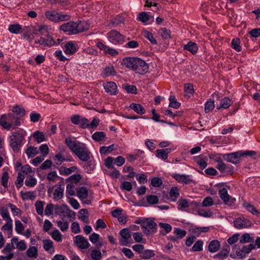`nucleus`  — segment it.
<instances>
[{
  "label": "nucleus",
  "instance_id": "4d7b16f0",
  "mask_svg": "<svg viewBox=\"0 0 260 260\" xmlns=\"http://www.w3.org/2000/svg\"><path fill=\"white\" fill-rule=\"evenodd\" d=\"M37 182V179L33 177L32 176H30V177H27L25 180V185L30 187L35 186Z\"/></svg>",
  "mask_w": 260,
  "mask_h": 260
},
{
  "label": "nucleus",
  "instance_id": "c03bdc74",
  "mask_svg": "<svg viewBox=\"0 0 260 260\" xmlns=\"http://www.w3.org/2000/svg\"><path fill=\"white\" fill-rule=\"evenodd\" d=\"M179 189L176 187H173L170 190V196L172 199V201L175 202L179 196Z\"/></svg>",
  "mask_w": 260,
  "mask_h": 260
},
{
  "label": "nucleus",
  "instance_id": "aec40b11",
  "mask_svg": "<svg viewBox=\"0 0 260 260\" xmlns=\"http://www.w3.org/2000/svg\"><path fill=\"white\" fill-rule=\"evenodd\" d=\"M11 242L13 245L15 244V248H17L20 251L25 250L27 248L25 241L24 240L19 241L17 237L12 238Z\"/></svg>",
  "mask_w": 260,
  "mask_h": 260
},
{
  "label": "nucleus",
  "instance_id": "4be33fe9",
  "mask_svg": "<svg viewBox=\"0 0 260 260\" xmlns=\"http://www.w3.org/2000/svg\"><path fill=\"white\" fill-rule=\"evenodd\" d=\"M116 74V72L115 70L114 66L110 64L103 69L101 73V76L103 78H106L110 76H115Z\"/></svg>",
  "mask_w": 260,
  "mask_h": 260
},
{
  "label": "nucleus",
  "instance_id": "3c124183",
  "mask_svg": "<svg viewBox=\"0 0 260 260\" xmlns=\"http://www.w3.org/2000/svg\"><path fill=\"white\" fill-rule=\"evenodd\" d=\"M222 155L220 153H213L209 155V157L210 159L217 162V164H220L223 161L221 158Z\"/></svg>",
  "mask_w": 260,
  "mask_h": 260
},
{
  "label": "nucleus",
  "instance_id": "7c9ffc66",
  "mask_svg": "<svg viewBox=\"0 0 260 260\" xmlns=\"http://www.w3.org/2000/svg\"><path fill=\"white\" fill-rule=\"evenodd\" d=\"M27 256L29 258H37L38 256V250L36 246H30L26 252Z\"/></svg>",
  "mask_w": 260,
  "mask_h": 260
},
{
  "label": "nucleus",
  "instance_id": "412c9836",
  "mask_svg": "<svg viewBox=\"0 0 260 260\" xmlns=\"http://www.w3.org/2000/svg\"><path fill=\"white\" fill-rule=\"evenodd\" d=\"M183 48L184 50L189 52L192 55L196 54L199 50V47L197 43L192 41H189L187 44L184 45Z\"/></svg>",
  "mask_w": 260,
  "mask_h": 260
},
{
  "label": "nucleus",
  "instance_id": "a19ab883",
  "mask_svg": "<svg viewBox=\"0 0 260 260\" xmlns=\"http://www.w3.org/2000/svg\"><path fill=\"white\" fill-rule=\"evenodd\" d=\"M215 107L214 101L209 99L205 104V112L208 113L213 110Z\"/></svg>",
  "mask_w": 260,
  "mask_h": 260
},
{
  "label": "nucleus",
  "instance_id": "c756f323",
  "mask_svg": "<svg viewBox=\"0 0 260 260\" xmlns=\"http://www.w3.org/2000/svg\"><path fill=\"white\" fill-rule=\"evenodd\" d=\"M129 108L140 115H143L146 113L145 108L140 104L132 103L129 105Z\"/></svg>",
  "mask_w": 260,
  "mask_h": 260
},
{
  "label": "nucleus",
  "instance_id": "4468645a",
  "mask_svg": "<svg viewBox=\"0 0 260 260\" xmlns=\"http://www.w3.org/2000/svg\"><path fill=\"white\" fill-rule=\"evenodd\" d=\"M105 91L111 95H116L118 90L116 84L114 82L109 81L103 84Z\"/></svg>",
  "mask_w": 260,
  "mask_h": 260
},
{
  "label": "nucleus",
  "instance_id": "09e8293b",
  "mask_svg": "<svg viewBox=\"0 0 260 260\" xmlns=\"http://www.w3.org/2000/svg\"><path fill=\"white\" fill-rule=\"evenodd\" d=\"M169 107L177 109L180 106V103L178 102L174 95H171L169 98Z\"/></svg>",
  "mask_w": 260,
  "mask_h": 260
},
{
  "label": "nucleus",
  "instance_id": "b1692460",
  "mask_svg": "<svg viewBox=\"0 0 260 260\" xmlns=\"http://www.w3.org/2000/svg\"><path fill=\"white\" fill-rule=\"evenodd\" d=\"M221 247L220 242L217 240L211 241L208 246V250L211 253L217 252Z\"/></svg>",
  "mask_w": 260,
  "mask_h": 260
},
{
  "label": "nucleus",
  "instance_id": "8fccbe9b",
  "mask_svg": "<svg viewBox=\"0 0 260 260\" xmlns=\"http://www.w3.org/2000/svg\"><path fill=\"white\" fill-rule=\"evenodd\" d=\"M254 239L251 237L248 233H244L243 234L240 239L241 243H249L253 241Z\"/></svg>",
  "mask_w": 260,
  "mask_h": 260
},
{
  "label": "nucleus",
  "instance_id": "680f3d73",
  "mask_svg": "<svg viewBox=\"0 0 260 260\" xmlns=\"http://www.w3.org/2000/svg\"><path fill=\"white\" fill-rule=\"evenodd\" d=\"M174 233L178 239H182L186 235V232L184 229L175 228Z\"/></svg>",
  "mask_w": 260,
  "mask_h": 260
},
{
  "label": "nucleus",
  "instance_id": "13d9d810",
  "mask_svg": "<svg viewBox=\"0 0 260 260\" xmlns=\"http://www.w3.org/2000/svg\"><path fill=\"white\" fill-rule=\"evenodd\" d=\"M150 19V16L147 12H143L139 14L137 20L143 23H146Z\"/></svg>",
  "mask_w": 260,
  "mask_h": 260
},
{
  "label": "nucleus",
  "instance_id": "f3484780",
  "mask_svg": "<svg viewBox=\"0 0 260 260\" xmlns=\"http://www.w3.org/2000/svg\"><path fill=\"white\" fill-rule=\"evenodd\" d=\"M216 168L221 173H226L231 175L233 173V167L231 165L225 164L223 161L220 164H217Z\"/></svg>",
  "mask_w": 260,
  "mask_h": 260
},
{
  "label": "nucleus",
  "instance_id": "5701e85b",
  "mask_svg": "<svg viewBox=\"0 0 260 260\" xmlns=\"http://www.w3.org/2000/svg\"><path fill=\"white\" fill-rule=\"evenodd\" d=\"M172 149L171 148H165L162 149H157L156 150V156L165 161H167V159L168 157V154L170 153Z\"/></svg>",
  "mask_w": 260,
  "mask_h": 260
},
{
  "label": "nucleus",
  "instance_id": "9d476101",
  "mask_svg": "<svg viewBox=\"0 0 260 260\" xmlns=\"http://www.w3.org/2000/svg\"><path fill=\"white\" fill-rule=\"evenodd\" d=\"M107 35L109 40L112 44H121L124 42V36L116 30H111Z\"/></svg>",
  "mask_w": 260,
  "mask_h": 260
},
{
  "label": "nucleus",
  "instance_id": "f03ea898",
  "mask_svg": "<svg viewBox=\"0 0 260 260\" xmlns=\"http://www.w3.org/2000/svg\"><path fill=\"white\" fill-rule=\"evenodd\" d=\"M121 64L123 67L141 75L145 74L149 69L148 64L144 60L138 57H124L122 59Z\"/></svg>",
  "mask_w": 260,
  "mask_h": 260
},
{
  "label": "nucleus",
  "instance_id": "0eeeda50",
  "mask_svg": "<svg viewBox=\"0 0 260 260\" xmlns=\"http://www.w3.org/2000/svg\"><path fill=\"white\" fill-rule=\"evenodd\" d=\"M218 194L224 204L229 206L235 204L236 199L228 194L226 188L223 185H218Z\"/></svg>",
  "mask_w": 260,
  "mask_h": 260
},
{
  "label": "nucleus",
  "instance_id": "5fc2aeb1",
  "mask_svg": "<svg viewBox=\"0 0 260 260\" xmlns=\"http://www.w3.org/2000/svg\"><path fill=\"white\" fill-rule=\"evenodd\" d=\"M51 236L53 240L57 242L62 241V235L58 230H55L51 233Z\"/></svg>",
  "mask_w": 260,
  "mask_h": 260
},
{
  "label": "nucleus",
  "instance_id": "052dcab7",
  "mask_svg": "<svg viewBox=\"0 0 260 260\" xmlns=\"http://www.w3.org/2000/svg\"><path fill=\"white\" fill-rule=\"evenodd\" d=\"M100 238V236L98 234L93 233L89 236V240L93 244H94L96 246H99L101 247L102 246L101 243H100V244H97V242L99 241Z\"/></svg>",
  "mask_w": 260,
  "mask_h": 260
},
{
  "label": "nucleus",
  "instance_id": "a18cd8bd",
  "mask_svg": "<svg viewBox=\"0 0 260 260\" xmlns=\"http://www.w3.org/2000/svg\"><path fill=\"white\" fill-rule=\"evenodd\" d=\"M21 173L24 175H28L29 176H33L34 172L31 170V168L29 165H24L21 167Z\"/></svg>",
  "mask_w": 260,
  "mask_h": 260
},
{
  "label": "nucleus",
  "instance_id": "4c0bfd02",
  "mask_svg": "<svg viewBox=\"0 0 260 260\" xmlns=\"http://www.w3.org/2000/svg\"><path fill=\"white\" fill-rule=\"evenodd\" d=\"M25 153L28 158H33L39 153V152L37 147L29 146L25 150Z\"/></svg>",
  "mask_w": 260,
  "mask_h": 260
},
{
  "label": "nucleus",
  "instance_id": "58836bf2",
  "mask_svg": "<svg viewBox=\"0 0 260 260\" xmlns=\"http://www.w3.org/2000/svg\"><path fill=\"white\" fill-rule=\"evenodd\" d=\"M45 204V201H38L35 203L36 212L40 215H43V214Z\"/></svg>",
  "mask_w": 260,
  "mask_h": 260
},
{
  "label": "nucleus",
  "instance_id": "2f4dec72",
  "mask_svg": "<svg viewBox=\"0 0 260 260\" xmlns=\"http://www.w3.org/2000/svg\"><path fill=\"white\" fill-rule=\"evenodd\" d=\"M22 26L19 23L10 24L9 26V31L14 34H18L22 32Z\"/></svg>",
  "mask_w": 260,
  "mask_h": 260
},
{
  "label": "nucleus",
  "instance_id": "79ce46f5",
  "mask_svg": "<svg viewBox=\"0 0 260 260\" xmlns=\"http://www.w3.org/2000/svg\"><path fill=\"white\" fill-rule=\"evenodd\" d=\"M106 138V135L103 132H96L92 136V138L96 142L104 140Z\"/></svg>",
  "mask_w": 260,
  "mask_h": 260
},
{
  "label": "nucleus",
  "instance_id": "e433bc0d",
  "mask_svg": "<svg viewBox=\"0 0 260 260\" xmlns=\"http://www.w3.org/2000/svg\"><path fill=\"white\" fill-rule=\"evenodd\" d=\"M79 218L83 222L88 223V212L87 209H82L79 211L78 213Z\"/></svg>",
  "mask_w": 260,
  "mask_h": 260
},
{
  "label": "nucleus",
  "instance_id": "e2e57ef3",
  "mask_svg": "<svg viewBox=\"0 0 260 260\" xmlns=\"http://www.w3.org/2000/svg\"><path fill=\"white\" fill-rule=\"evenodd\" d=\"M124 22V17L119 15H117L113 21L111 22V24L113 27H116L119 24L122 23Z\"/></svg>",
  "mask_w": 260,
  "mask_h": 260
},
{
  "label": "nucleus",
  "instance_id": "bf43d9fd",
  "mask_svg": "<svg viewBox=\"0 0 260 260\" xmlns=\"http://www.w3.org/2000/svg\"><path fill=\"white\" fill-rule=\"evenodd\" d=\"M24 179V175H23L21 172H19L15 181V185L17 188H19L22 186Z\"/></svg>",
  "mask_w": 260,
  "mask_h": 260
},
{
  "label": "nucleus",
  "instance_id": "a211bd4d",
  "mask_svg": "<svg viewBox=\"0 0 260 260\" xmlns=\"http://www.w3.org/2000/svg\"><path fill=\"white\" fill-rule=\"evenodd\" d=\"M64 185L63 184H59L56 185V188L53 193V199L57 201L63 197Z\"/></svg>",
  "mask_w": 260,
  "mask_h": 260
},
{
  "label": "nucleus",
  "instance_id": "0e129e2a",
  "mask_svg": "<svg viewBox=\"0 0 260 260\" xmlns=\"http://www.w3.org/2000/svg\"><path fill=\"white\" fill-rule=\"evenodd\" d=\"M123 88L126 91V92L128 93L135 94L137 93V89L136 86L135 85H129L128 84L124 85L123 86Z\"/></svg>",
  "mask_w": 260,
  "mask_h": 260
},
{
  "label": "nucleus",
  "instance_id": "473e14b6",
  "mask_svg": "<svg viewBox=\"0 0 260 260\" xmlns=\"http://www.w3.org/2000/svg\"><path fill=\"white\" fill-rule=\"evenodd\" d=\"M184 95L190 98L193 95L194 89L193 85L191 83H186L184 85Z\"/></svg>",
  "mask_w": 260,
  "mask_h": 260
},
{
  "label": "nucleus",
  "instance_id": "393cba45",
  "mask_svg": "<svg viewBox=\"0 0 260 260\" xmlns=\"http://www.w3.org/2000/svg\"><path fill=\"white\" fill-rule=\"evenodd\" d=\"M230 248L229 246L227 248L223 249L219 252L214 255L213 258L216 260L225 259L230 253Z\"/></svg>",
  "mask_w": 260,
  "mask_h": 260
},
{
  "label": "nucleus",
  "instance_id": "1a4fd4ad",
  "mask_svg": "<svg viewBox=\"0 0 260 260\" xmlns=\"http://www.w3.org/2000/svg\"><path fill=\"white\" fill-rule=\"evenodd\" d=\"M35 44L39 45V46H37V47L41 46L42 48H45L54 46L55 41L51 36L46 35L41 37L38 39H36Z\"/></svg>",
  "mask_w": 260,
  "mask_h": 260
},
{
  "label": "nucleus",
  "instance_id": "6e6d98bb",
  "mask_svg": "<svg viewBox=\"0 0 260 260\" xmlns=\"http://www.w3.org/2000/svg\"><path fill=\"white\" fill-rule=\"evenodd\" d=\"M155 255V253H154V251L151 250L147 249L144 251H143L142 252V254L141 255V256L143 259H149L152 257H153Z\"/></svg>",
  "mask_w": 260,
  "mask_h": 260
},
{
  "label": "nucleus",
  "instance_id": "20e7f679",
  "mask_svg": "<svg viewBox=\"0 0 260 260\" xmlns=\"http://www.w3.org/2000/svg\"><path fill=\"white\" fill-rule=\"evenodd\" d=\"M60 29L67 34L71 35L82 32L88 28V26L84 22L78 21L77 22L69 21L60 26Z\"/></svg>",
  "mask_w": 260,
  "mask_h": 260
},
{
  "label": "nucleus",
  "instance_id": "72a5a7b5",
  "mask_svg": "<svg viewBox=\"0 0 260 260\" xmlns=\"http://www.w3.org/2000/svg\"><path fill=\"white\" fill-rule=\"evenodd\" d=\"M233 104V101L229 98L225 97L221 101L220 106L217 107L218 110H220L221 108L227 109Z\"/></svg>",
  "mask_w": 260,
  "mask_h": 260
},
{
  "label": "nucleus",
  "instance_id": "338daca9",
  "mask_svg": "<svg viewBox=\"0 0 260 260\" xmlns=\"http://www.w3.org/2000/svg\"><path fill=\"white\" fill-rule=\"evenodd\" d=\"M203 242L202 240H198L193 245L192 250L193 251H201L203 250Z\"/></svg>",
  "mask_w": 260,
  "mask_h": 260
},
{
  "label": "nucleus",
  "instance_id": "f8f14e48",
  "mask_svg": "<svg viewBox=\"0 0 260 260\" xmlns=\"http://www.w3.org/2000/svg\"><path fill=\"white\" fill-rule=\"evenodd\" d=\"M172 177L175 179L177 182L180 183L190 184L194 183L193 180L191 178V175H186L179 174H173L172 175Z\"/></svg>",
  "mask_w": 260,
  "mask_h": 260
},
{
  "label": "nucleus",
  "instance_id": "69168bd1",
  "mask_svg": "<svg viewBox=\"0 0 260 260\" xmlns=\"http://www.w3.org/2000/svg\"><path fill=\"white\" fill-rule=\"evenodd\" d=\"M82 177L80 174H74L68 179V181L70 182V184L77 183L81 179Z\"/></svg>",
  "mask_w": 260,
  "mask_h": 260
},
{
  "label": "nucleus",
  "instance_id": "c85d7f7f",
  "mask_svg": "<svg viewBox=\"0 0 260 260\" xmlns=\"http://www.w3.org/2000/svg\"><path fill=\"white\" fill-rule=\"evenodd\" d=\"M12 111L14 115L16 114V117H19L20 119L21 117H23L25 115V109L21 106L19 105H16L13 107L12 109Z\"/></svg>",
  "mask_w": 260,
  "mask_h": 260
},
{
  "label": "nucleus",
  "instance_id": "ea45409f",
  "mask_svg": "<svg viewBox=\"0 0 260 260\" xmlns=\"http://www.w3.org/2000/svg\"><path fill=\"white\" fill-rule=\"evenodd\" d=\"M240 44L241 41L239 38H234L232 41L231 47L236 51L240 52L242 50Z\"/></svg>",
  "mask_w": 260,
  "mask_h": 260
},
{
  "label": "nucleus",
  "instance_id": "c9c22d12",
  "mask_svg": "<svg viewBox=\"0 0 260 260\" xmlns=\"http://www.w3.org/2000/svg\"><path fill=\"white\" fill-rule=\"evenodd\" d=\"M77 194L78 198L81 200L86 199L88 196V190L84 187H80L77 191Z\"/></svg>",
  "mask_w": 260,
  "mask_h": 260
},
{
  "label": "nucleus",
  "instance_id": "603ef678",
  "mask_svg": "<svg viewBox=\"0 0 260 260\" xmlns=\"http://www.w3.org/2000/svg\"><path fill=\"white\" fill-rule=\"evenodd\" d=\"M143 36L147 38L151 44L155 45L157 44V41L155 39L153 34L148 30H145L143 32Z\"/></svg>",
  "mask_w": 260,
  "mask_h": 260
},
{
  "label": "nucleus",
  "instance_id": "37998d69",
  "mask_svg": "<svg viewBox=\"0 0 260 260\" xmlns=\"http://www.w3.org/2000/svg\"><path fill=\"white\" fill-rule=\"evenodd\" d=\"M0 214L2 218L5 221L12 220L10 216V214L8 210L6 207H2L0 208Z\"/></svg>",
  "mask_w": 260,
  "mask_h": 260
},
{
  "label": "nucleus",
  "instance_id": "dca6fc26",
  "mask_svg": "<svg viewBox=\"0 0 260 260\" xmlns=\"http://www.w3.org/2000/svg\"><path fill=\"white\" fill-rule=\"evenodd\" d=\"M251 224V221L244 217H240L234 221V226L238 229L247 228Z\"/></svg>",
  "mask_w": 260,
  "mask_h": 260
},
{
  "label": "nucleus",
  "instance_id": "864d4df0",
  "mask_svg": "<svg viewBox=\"0 0 260 260\" xmlns=\"http://www.w3.org/2000/svg\"><path fill=\"white\" fill-rule=\"evenodd\" d=\"M33 136L38 143H41L45 140V135L42 132L36 131L34 133Z\"/></svg>",
  "mask_w": 260,
  "mask_h": 260
},
{
  "label": "nucleus",
  "instance_id": "7ed1b4c3",
  "mask_svg": "<svg viewBox=\"0 0 260 260\" xmlns=\"http://www.w3.org/2000/svg\"><path fill=\"white\" fill-rule=\"evenodd\" d=\"M26 132L22 128L12 132L8 137L9 143L14 153L19 152L24 144Z\"/></svg>",
  "mask_w": 260,
  "mask_h": 260
},
{
  "label": "nucleus",
  "instance_id": "f704fd0d",
  "mask_svg": "<svg viewBox=\"0 0 260 260\" xmlns=\"http://www.w3.org/2000/svg\"><path fill=\"white\" fill-rule=\"evenodd\" d=\"M54 208L55 209H59L60 207L58 205H56L55 207L53 204H48L45 209L44 213L46 216H49L53 214V211Z\"/></svg>",
  "mask_w": 260,
  "mask_h": 260
},
{
  "label": "nucleus",
  "instance_id": "39448f33",
  "mask_svg": "<svg viewBox=\"0 0 260 260\" xmlns=\"http://www.w3.org/2000/svg\"><path fill=\"white\" fill-rule=\"evenodd\" d=\"M22 124V121L12 113L4 114L0 117V125L3 129L10 131Z\"/></svg>",
  "mask_w": 260,
  "mask_h": 260
},
{
  "label": "nucleus",
  "instance_id": "cd10ccee",
  "mask_svg": "<svg viewBox=\"0 0 260 260\" xmlns=\"http://www.w3.org/2000/svg\"><path fill=\"white\" fill-rule=\"evenodd\" d=\"M43 248L46 251L52 253L54 252L53 242L50 239H44L42 241Z\"/></svg>",
  "mask_w": 260,
  "mask_h": 260
},
{
  "label": "nucleus",
  "instance_id": "f257e3e1",
  "mask_svg": "<svg viewBox=\"0 0 260 260\" xmlns=\"http://www.w3.org/2000/svg\"><path fill=\"white\" fill-rule=\"evenodd\" d=\"M64 143L79 159L83 161H88L89 160L91 153L85 144L77 141L72 137L67 138Z\"/></svg>",
  "mask_w": 260,
  "mask_h": 260
},
{
  "label": "nucleus",
  "instance_id": "bb28decb",
  "mask_svg": "<svg viewBox=\"0 0 260 260\" xmlns=\"http://www.w3.org/2000/svg\"><path fill=\"white\" fill-rule=\"evenodd\" d=\"M77 169L76 166L71 167L69 168L61 166L58 168V171L60 175L63 176H68L72 173L75 172Z\"/></svg>",
  "mask_w": 260,
  "mask_h": 260
},
{
  "label": "nucleus",
  "instance_id": "a878e982",
  "mask_svg": "<svg viewBox=\"0 0 260 260\" xmlns=\"http://www.w3.org/2000/svg\"><path fill=\"white\" fill-rule=\"evenodd\" d=\"M54 162L57 165H60L64 161H70L72 160V158L70 156L68 158H66L61 153L56 154L53 158Z\"/></svg>",
  "mask_w": 260,
  "mask_h": 260
},
{
  "label": "nucleus",
  "instance_id": "2eb2a0df",
  "mask_svg": "<svg viewBox=\"0 0 260 260\" xmlns=\"http://www.w3.org/2000/svg\"><path fill=\"white\" fill-rule=\"evenodd\" d=\"M78 49L77 44L75 42L70 41L65 44L63 51L66 54L71 55L75 54Z\"/></svg>",
  "mask_w": 260,
  "mask_h": 260
},
{
  "label": "nucleus",
  "instance_id": "ddd939ff",
  "mask_svg": "<svg viewBox=\"0 0 260 260\" xmlns=\"http://www.w3.org/2000/svg\"><path fill=\"white\" fill-rule=\"evenodd\" d=\"M74 243L81 249H87L90 244L86 238L81 235L76 236L75 238Z\"/></svg>",
  "mask_w": 260,
  "mask_h": 260
},
{
  "label": "nucleus",
  "instance_id": "de8ad7c7",
  "mask_svg": "<svg viewBox=\"0 0 260 260\" xmlns=\"http://www.w3.org/2000/svg\"><path fill=\"white\" fill-rule=\"evenodd\" d=\"M9 178V173L7 172H4L1 178V182L2 185H3L4 188H7L8 187Z\"/></svg>",
  "mask_w": 260,
  "mask_h": 260
},
{
  "label": "nucleus",
  "instance_id": "9b49d317",
  "mask_svg": "<svg viewBox=\"0 0 260 260\" xmlns=\"http://www.w3.org/2000/svg\"><path fill=\"white\" fill-rule=\"evenodd\" d=\"M223 158L226 161L233 164H237L239 162V158L242 157L241 151L235 152L225 153L222 155Z\"/></svg>",
  "mask_w": 260,
  "mask_h": 260
},
{
  "label": "nucleus",
  "instance_id": "6e6552de",
  "mask_svg": "<svg viewBox=\"0 0 260 260\" xmlns=\"http://www.w3.org/2000/svg\"><path fill=\"white\" fill-rule=\"evenodd\" d=\"M136 223H141L143 232L146 235L153 234L156 231L157 224L152 220H147L141 222L137 221Z\"/></svg>",
  "mask_w": 260,
  "mask_h": 260
},
{
  "label": "nucleus",
  "instance_id": "6ab92c4d",
  "mask_svg": "<svg viewBox=\"0 0 260 260\" xmlns=\"http://www.w3.org/2000/svg\"><path fill=\"white\" fill-rule=\"evenodd\" d=\"M120 235L122 239L120 240V243L122 245H127L129 240L131 238L129 230L127 229H123L120 232Z\"/></svg>",
  "mask_w": 260,
  "mask_h": 260
},
{
  "label": "nucleus",
  "instance_id": "49530a36",
  "mask_svg": "<svg viewBox=\"0 0 260 260\" xmlns=\"http://www.w3.org/2000/svg\"><path fill=\"white\" fill-rule=\"evenodd\" d=\"M115 145L112 144L108 147L106 146H102L100 149V152L101 154H106L108 153L111 152L113 150H115L116 149L114 147Z\"/></svg>",
  "mask_w": 260,
  "mask_h": 260
},
{
  "label": "nucleus",
  "instance_id": "774afa93",
  "mask_svg": "<svg viewBox=\"0 0 260 260\" xmlns=\"http://www.w3.org/2000/svg\"><path fill=\"white\" fill-rule=\"evenodd\" d=\"M91 257L92 260H100L102 258V253L100 250L94 249L91 252Z\"/></svg>",
  "mask_w": 260,
  "mask_h": 260
},
{
  "label": "nucleus",
  "instance_id": "423d86ee",
  "mask_svg": "<svg viewBox=\"0 0 260 260\" xmlns=\"http://www.w3.org/2000/svg\"><path fill=\"white\" fill-rule=\"evenodd\" d=\"M44 15L45 18L48 20L54 23L68 21L71 18L70 15L65 14L61 11H57L54 10L46 11Z\"/></svg>",
  "mask_w": 260,
  "mask_h": 260
}]
</instances>
